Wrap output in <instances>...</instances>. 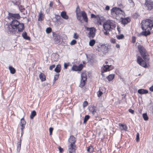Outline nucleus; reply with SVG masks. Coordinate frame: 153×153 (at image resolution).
<instances>
[{"label":"nucleus","instance_id":"obj_12","mask_svg":"<svg viewBox=\"0 0 153 153\" xmlns=\"http://www.w3.org/2000/svg\"><path fill=\"white\" fill-rule=\"evenodd\" d=\"M83 68V65L80 64L78 66L73 65L72 67V70L74 71H80Z\"/></svg>","mask_w":153,"mask_h":153},{"label":"nucleus","instance_id":"obj_23","mask_svg":"<svg viewBox=\"0 0 153 153\" xmlns=\"http://www.w3.org/2000/svg\"><path fill=\"white\" fill-rule=\"evenodd\" d=\"M81 14L84 20L86 22H87L88 18L86 13L85 12L82 11V12Z\"/></svg>","mask_w":153,"mask_h":153},{"label":"nucleus","instance_id":"obj_60","mask_svg":"<svg viewBox=\"0 0 153 153\" xmlns=\"http://www.w3.org/2000/svg\"><path fill=\"white\" fill-rule=\"evenodd\" d=\"M22 133H21V136H22V134H23V131H22Z\"/></svg>","mask_w":153,"mask_h":153},{"label":"nucleus","instance_id":"obj_58","mask_svg":"<svg viewBox=\"0 0 153 153\" xmlns=\"http://www.w3.org/2000/svg\"><path fill=\"white\" fill-rule=\"evenodd\" d=\"M116 47L117 48H120V45L119 44H117L116 46Z\"/></svg>","mask_w":153,"mask_h":153},{"label":"nucleus","instance_id":"obj_16","mask_svg":"<svg viewBox=\"0 0 153 153\" xmlns=\"http://www.w3.org/2000/svg\"><path fill=\"white\" fill-rule=\"evenodd\" d=\"M118 126L119 127V128L121 131L124 130L126 131L127 129V127L125 124H123L121 123L118 124Z\"/></svg>","mask_w":153,"mask_h":153},{"label":"nucleus","instance_id":"obj_18","mask_svg":"<svg viewBox=\"0 0 153 153\" xmlns=\"http://www.w3.org/2000/svg\"><path fill=\"white\" fill-rule=\"evenodd\" d=\"M61 41V37L59 35L56 34L54 39V42L55 43L58 44Z\"/></svg>","mask_w":153,"mask_h":153},{"label":"nucleus","instance_id":"obj_4","mask_svg":"<svg viewBox=\"0 0 153 153\" xmlns=\"http://www.w3.org/2000/svg\"><path fill=\"white\" fill-rule=\"evenodd\" d=\"M111 12L112 15H116V19L122 18L125 16V13L124 11L119 8L114 7L111 10Z\"/></svg>","mask_w":153,"mask_h":153},{"label":"nucleus","instance_id":"obj_26","mask_svg":"<svg viewBox=\"0 0 153 153\" xmlns=\"http://www.w3.org/2000/svg\"><path fill=\"white\" fill-rule=\"evenodd\" d=\"M76 15L77 19L80 22H81V16L80 14L79 13V12L78 10V8H77L76 12Z\"/></svg>","mask_w":153,"mask_h":153},{"label":"nucleus","instance_id":"obj_31","mask_svg":"<svg viewBox=\"0 0 153 153\" xmlns=\"http://www.w3.org/2000/svg\"><path fill=\"white\" fill-rule=\"evenodd\" d=\"M114 74H110L108 75L107 77L108 81H111L114 78Z\"/></svg>","mask_w":153,"mask_h":153},{"label":"nucleus","instance_id":"obj_11","mask_svg":"<svg viewBox=\"0 0 153 153\" xmlns=\"http://www.w3.org/2000/svg\"><path fill=\"white\" fill-rule=\"evenodd\" d=\"M145 4L149 10H151L153 7V2L151 0H146Z\"/></svg>","mask_w":153,"mask_h":153},{"label":"nucleus","instance_id":"obj_15","mask_svg":"<svg viewBox=\"0 0 153 153\" xmlns=\"http://www.w3.org/2000/svg\"><path fill=\"white\" fill-rule=\"evenodd\" d=\"M25 29V25L23 23H21L17 27L18 32H22Z\"/></svg>","mask_w":153,"mask_h":153},{"label":"nucleus","instance_id":"obj_46","mask_svg":"<svg viewBox=\"0 0 153 153\" xmlns=\"http://www.w3.org/2000/svg\"><path fill=\"white\" fill-rule=\"evenodd\" d=\"M53 130V128H52L51 127L49 129V131L50 133V134L51 135L52 134V132Z\"/></svg>","mask_w":153,"mask_h":153},{"label":"nucleus","instance_id":"obj_43","mask_svg":"<svg viewBox=\"0 0 153 153\" xmlns=\"http://www.w3.org/2000/svg\"><path fill=\"white\" fill-rule=\"evenodd\" d=\"M88 105V103L86 101H84L83 104V107L84 108L86 107Z\"/></svg>","mask_w":153,"mask_h":153},{"label":"nucleus","instance_id":"obj_49","mask_svg":"<svg viewBox=\"0 0 153 153\" xmlns=\"http://www.w3.org/2000/svg\"><path fill=\"white\" fill-rule=\"evenodd\" d=\"M136 38L135 37L133 36L132 37V42L134 43L135 42Z\"/></svg>","mask_w":153,"mask_h":153},{"label":"nucleus","instance_id":"obj_59","mask_svg":"<svg viewBox=\"0 0 153 153\" xmlns=\"http://www.w3.org/2000/svg\"><path fill=\"white\" fill-rule=\"evenodd\" d=\"M91 17L92 18H95L96 17V16L94 14H91Z\"/></svg>","mask_w":153,"mask_h":153},{"label":"nucleus","instance_id":"obj_8","mask_svg":"<svg viewBox=\"0 0 153 153\" xmlns=\"http://www.w3.org/2000/svg\"><path fill=\"white\" fill-rule=\"evenodd\" d=\"M8 14L9 19H11L13 20L19 19L21 18V16L19 13H12L9 12Z\"/></svg>","mask_w":153,"mask_h":153},{"label":"nucleus","instance_id":"obj_48","mask_svg":"<svg viewBox=\"0 0 153 153\" xmlns=\"http://www.w3.org/2000/svg\"><path fill=\"white\" fill-rule=\"evenodd\" d=\"M68 63H64V67L65 69H67L68 66Z\"/></svg>","mask_w":153,"mask_h":153},{"label":"nucleus","instance_id":"obj_56","mask_svg":"<svg viewBox=\"0 0 153 153\" xmlns=\"http://www.w3.org/2000/svg\"><path fill=\"white\" fill-rule=\"evenodd\" d=\"M107 30H105L104 31V33L105 35H107L108 34V33L107 32Z\"/></svg>","mask_w":153,"mask_h":153},{"label":"nucleus","instance_id":"obj_55","mask_svg":"<svg viewBox=\"0 0 153 153\" xmlns=\"http://www.w3.org/2000/svg\"><path fill=\"white\" fill-rule=\"evenodd\" d=\"M109 9H110V7H109L108 6H107L106 7H105V9L106 10H109Z\"/></svg>","mask_w":153,"mask_h":153},{"label":"nucleus","instance_id":"obj_61","mask_svg":"<svg viewBox=\"0 0 153 153\" xmlns=\"http://www.w3.org/2000/svg\"><path fill=\"white\" fill-rule=\"evenodd\" d=\"M138 44L137 43L136 44V45H137Z\"/></svg>","mask_w":153,"mask_h":153},{"label":"nucleus","instance_id":"obj_30","mask_svg":"<svg viewBox=\"0 0 153 153\" xmlns=\"http://www.w3.org/2000/svg\"><path fill=\"white\" fill-rule=\"evenodd\" d=\"M87 151L89 153L92 152L94 151V149L92 146H90L87 148Z\"/></svg>","mask_w":153,"mask_h":153},{"label":"nucleus","instance_id":"obj_44","mask_svg":"<svg viewBox=\"0 0 153 153\" xmlns=\"http://www.w3.org/2000/svg\"><path fill=\"white\" fill-rule=\"evenodd\" d=\"M55 67V65L54 64L52 65L49 67V69L50 70H52Z\"/></svg>","mask_w":153,"mask_h":153},{"label":"nucleus","instance_id":"obj_62","mask_svg":"<svg viewBox=\"0 0 153 153\" xmlns=\"http://www.w3.org/2000/svg\"><path fill=\"white\" fill-rule=\"evenodd\" d=\"M101 120V118L100 119H99V120Z\"/></svg>","mask_w":153,"mask_h":153},{"label":"nucleus","instance_id":"obj_9","mask_svg":"<svg viewBox=\"0 0 153 153\" xmlns=\"http://www.w3.org/2000/svg\"><path fill=\"white\" fill-rule=\"evenodd\" d=\"M21 23L16 19H14L12 20L11 22L10 25L11 27L13 29H17V27L19 26V25Z\"/></svg>","mask_w":153,"mask_h":153},{"label":"nucleus","instance_id":"obj_54","mask_svg":"<svg viewBox=\"0 0 153 153\" xmlns=\"http://www.w3.org/2000/svg\"><path fill=\"white\" fill-rule=\"evenodd\" d=\"M129 111L130 113H131L132 114H133L134 113V110H132L131 109H130L129 110Z\"/></svg>","mask_w":153,"mask_h":153},{"label":"nucleus","instance_id":"obj_6","mask_svg":"<svg viewBox=\"0 0 153 153\" xmlns=\"http://www.w3.org/2000/svg\"><path fill=\"white\" fill-rule=\"evenodd\" d=\"M81 78V80L79 86L82 88L85 85V81L87 79L86 73L85 72H83L82 73Z\"/></svg>","mask_w":153,"mask_h":153},{"label":"nucleus","instance_id":"obj_29","mask_svg":"<svg viewBox=\"0 0 153 153\" xmlns=\"http://www.w3.org/2000/svg\"><path fill=\"white\" fill-rule=\"evenodd\" d=\"M12 2L14 5L19 6L20 4L19 0H13Z\"/></svg>","mask_w":153,"mask_h":153},{"label":"nucleus","instance_id":"obj_20","mask_svg":"<svg viewBox=\"0 0 153 153\" xmlns=\"http://www.w3.org/2000/svg\"><path fill=\"white\" fill-rule=\"evenodd\" d=\"M137 91L138 93L140 94H145L148 93V90L143 89L138 90Z\"/></svg>","mask_w":153,"mask_h":153},{"label":"nucleus","instance_id":"obj_7","mask_svg":"<svg viewBox=\"0 0 153 153\" xmlns=\"http://www.w3.org/2000/svg\"><path fill=\"white\" fill-rule=\"evenodd\" d=\"M87 30L89 31L88 34V36L89 38H93L95 36V32L96 30L95 28L93 27H87Z\"/></svg>","mask_w":153,"mask_h":153},{"label":"nucleus","instance_id":"obj_14","mask_svg":"<svg viewBox=\"0 0 153 153\" xmlns=\"http://www.w3.org/2000/svg\"><path fill=\"white\" fill-rule=\"evenodd\" d=\"M51 60L53 61H57L59 58V55L56 53H53L51 55Z\"/></svg>","mask_w":153,"mask_h":153},{"label":"nucleus","instance_id":"obj_2","mask_svg":"<svg viewBox=\"0 0 153 153\" xmlns=\"http://www.w3.org/2000/svg\"><path fill=\"white\" fill-rule=\"evenodd\" d=\"M141 27L143 31L141 34L146 36L150 33V30L153 26V19L143 20L141 22Z\"/></svg>","mask_w":153,"mask_h":153},{"label":"nucleus","instance_id":"obj_27","mask_svg":"<svg viewBox=\"0 0 153 153\" xmlns=\"http://www.w3.org/2000/svg\"><path fill=\"white\" fill-rule=\"evenodd\" d=\"M101 50L102 51L104 52L106 51L108 49V47L105 45H102L101 46Z\"/></svg>","mask_w":153,"mask_h":153},{"label":"nucleus","instance_id":"obj_32","mask_svg":"<svg viewBox=\"0 0 153 153\" xmlns=\"http://www.w3.org/2000/svg\"><path fill=\"white\" fill-rule=\"evenodd\" d=\"M36 112L35 111H32L31 114L30 116V117L31 119H33L34 117L36 115Z\"/></svg>","mask_w":153,"mask_h":153},{"label":"nucleus","instance_id":"obj_19","mask_svg":"<svg viewBox=\"0 0 153 153\" xmlns=\"http://www.w3.org/2000/svg\"><path fill=\"white\" fill-rule=\"evenodd\" d=\"M45 17V16L44 13L41 11L40 14H39V21H43L44 20Z\"/></svg>","mask_w":153,"mask_h":153},{"label":"nucleus","instance_id":"obj_37","mask_svg":"<svg viewBox=\"0 0 153 153\" xmlns=\"http://www.w3.org/2000/svg\"><path fill=\"white\" fill-rule=\"evenodd\" d=\"M116 36L117 38L118 39H122L124 37V36L123 34H120L119 35H117Z\"/></svg>","mask_w":153,"mask_h":153},{"label":"nucleus","instance_id":"obj_3","mask_svg":"<svg viewBox=\"0 0 153 153\" xmlns=\"http://www.w3.org/2000/svg\"><path fill=\"white\" fill-rule=\"evenodd\" d=\"M76 141L75 138L74 136L71 135L68 139V151L69 153H76V147L75 144Z\"/></svg>","mask_w":153,"mask_h":153},{"label":"nucleus","instance_id":"obj_34","mask_svg":"<svg viewBox=\"0 0 153 153\" xmlns=\"http://www.w3.org/2000/svg\"><path fill=\"white\" fill-rule=\"evenodd\" d=\"M143 117L144 120H145L146 121L148 120V117L146 113L143 114Z\"/></svg>","mask_w":153,"mask_h":153},{"label":"nucleus","instance_id":"obj_13","mask_svg":"<svg viewBox=\"0 0 153 153\" xmlns=\"http://www.w3.org/2000/svg\"><path fill=\"white\" fill-rule=\"evenodd\" d=\"M120 19H121L122 23L124 25L127 24L131 21L130 19L128 17L124 18L123 17L122 18H120Z\"/></svg>","mask_w":153,"mask_h":153},{"label":"nucleus","instance_id":"obj_40","mask_svg":"<svg viewBox=\"0 0 153 153\" xmlns=\"http://www.w3.org/2000/svg\"><path fill=\"white\" fill-rule=\"evenodd\" d=\"M51 29L50 27L47 28L46 29V32L48 33H49L51 31Z\"/></svg>","mask_w":153,"mask_h":153},{"label":"nucleus","instance_id":"obj_51","mask_svg":"<svg viewBox=\"0 0 153 153\" xmlns=\"http://www.w3.org/2000/svg\"><path fill=\"white\" fill-rule=\"evenodd\" d=\"M110 41L111 43H114L116 42V40L115 39H112L110 40Z\"/></svg>","mask_w":153,"mask_h":153},{"label":"nucleus","instance_id":"obj_10","mask_svg":"<svg viewBox=\"0 0 153 153\" xmlns=\"http://www.w3.org/2000/svg\"><path fill=\"white\" fill-rule=\"evenodd\" d=\"M113 68L114 67L112 65H104L103 67L102 68V72H105L106 71H109L113 69Z\"/></svg>","mask_w":153,"mask_h":153},{"label":"nucleus","instance_id":"obj_24","mask_svg":"<svg viewBox=\"0 0 153 153\" xmlns=\"http://www.w3.org/2000/svg\"><path fill=\"white\" fill-rule=\"evenodd\" d=\"M22 36L25 39L28 40H30V37L27 36V33L25 31L24 32L22 33Z\"/></svg>","mask_w":153,"mask_h":153},{"label":"nucleus","instance_id":"obj_36","mask_svg":"<svg viewBox=\"0 0 153 153\" xmlns=\"http://www.w3.org/2000/svg\"><path fill=\"white\" fill-rule=\"evenodd\" d=\"M90 117L88 115H86L83 121V123H85L88 120V119Z\"/></svg>","mask_w":153,"mask_h":153},{"label":"nucleus","instance_id":"obj_42","mask_svg":"<svg viewBox=\"0 0 153 153\" xmlns=\"http://www.w3.org/2000/svg\"><path fill=\"white\" fill-rule=\"evenodd\" d=\"M136 140L137 142H138L139 140V134L138 133L137 134Z\"/></svg>","mask_w":153,"mask_h":153},{"label":"nucleus","instance_id":"obj_28","mask_svg":"<svg viewBox=\"0 0 153 153\" xmlns=\"http://www.w3.org/2000/svg\"><path fill=\"white\" fill-rule=\"evenodd\" d=\"M9 68L11 74H13L15 73L16 70L14 68L11 66H10L9 67Z\"/></svg>","mask_w":153,"mask_h":153},{"label":"nucleus","instance_id":"obj_25","mask_svg":"<svg viewBox=\"0 0 153 153\" xmlns=\"http://www.w3.org/2000/svg\"><path fill=\"white\" fill-rule=\"evenodd\" d=\"M55 72L57 73H59L61 71V65L59 64H58L56 65V68L54 69Z\"/></svg>","mask_w":153,"mask_h":153},{"label":"nucleus","instance_id":"obj_39","mask_svg":"<svg viewBox=\"0 0 153 153\" xmlns=\"http://www.w3.org/2000/svg\"><path fill=\"white\" fill-rule=\"evenodd\" d=\"M102 94L103 93L101 91H100V89L99 91L97 93L98 97H100L101 96H102Z\"/></svg>","mask_w":153,"mask_h":153},{"label":"nucleus","instance_id":"obj_33","mask_svg":"<svg viewBox=\"0 0 153 153\" xmlns=\"http://www.w3.org/2000/svg\"><path fill=\"white\" fill-rule=\"evenodd\" d=\"M95 41L94 39H92L89 42V45L91 46H93L95 43Z\"/></svg>","mask_w":153,"mask_h":153},{"label":"nucleus","instance_id":"obj_5","mask_svg":"<svg viewBox=\"0 0 153 153\" xmlns=\"http://www.w3.org/2000/svg\"><path fill=\"white\" fill-rule=\"evenodd\" d=\"M116 23L113 21L108 20L105 22L103 24V28L105 30H110L116 27Z\"/></svg>","mask_w":153,"mask_h":153},{"label":"nucleus","instance_id":"obj_47","mask_svg":"<svg viewBox=\"0 0 153 153\" xmlns=\"http://www.w3.org/2000/svg\"><path fill=\"white\" fill-rule=\"evenodd\" d=\"M79 37L78 35L76 33H74V38L75 39H77Z\"/></svg>","mask_w":153,"mask_h":153},{"label":"nucleus","instance_id":"obj_22","mask_svg":"<svg viewBox=\"0 0 153 153\" xmlns=\"http://www.w3.org/2000/svg\"><path fill=\"white\" fill-rule=\"evenodd\" d=\"M40 79L42 82L46 80V76L45 74L42 73H41L39 76Z\"/></svg>","mask_w":153,"mask_h":153},{"label":"nucleus","instance_id":"obj_41","mask_svg":"<svg viewBox=\"0 0 153 153\" xmlns=\"http://www.w3.org/2000/svg\"><path fill=\"white\" fill-rule=\"evenodd\" d=\"M76 41L75 40L73 39L71 42L70 44L71 45H73L76 44Z\"/></svg>","mask_w":153,"mask_h":153},{"label":"nucleus","instance_id":"obj_57","mask_svg":"<svg viewBox=\"0 0 153 153\" xmlns=\"http://www.w3.org/2000/svg\"><path fill=\"white\" fill-rule=\"evenodd\" d=\"M149 90L150 91H153V85L149 88Z\"/></svg>","mask_w":153,"mask_h":153},{"label":"nucleus","instance_id":"obj_53","mask_svg":"<svg viewBox=\"0 0 153 153\" xmlns=\"http://www.w3.org/2000/svg\"><path fill=\"white\" fill-rule=\"evenodd\" d=\"M128 1H129V2L131 3V5L132 6H134V2H133V1L132 0H128Z\"/></svg>","mask_w":153,"mask_h":153},{"label":"nucleus","instance_id":"obj_1","mask_svg":"<svg viewBox=\"0 0 153 153\" xmlns=\"http://www.w3.org/2000/svg\"><path fill=\"white\" fill-rule=\"evenodd\" d=\"M137 48L141 55L145 61L143 60L140 56L137 57V62L141 66L145 68L147 67L146 61H147L149 59V56L144 48L141 45H137Z\"/></svg>","mask_w":153,"mask_h":153},{"label":"nucleus","instance_id":"obj_35","mask_svg":"<svg viewBox=\"0 0 153 153\" xmlns=\"http://www.w3.org/2000/svg\"><path fill=\"white\" fill-rule=\"evenodd\" d=\"M19 144L18 145L17 151L19 152L21 149V140L20 139Z\"/></svg>","mask_w":153,"mask_h":153},{"label":"nucleus","instance_id":"obj_50","mask_svg":"<svg viewBox=\"0 0 153 153\" xmlns=\"http://www.w3.org/2000/svg\"><path fill=\"white\" fill-rule=\"evenodd\" d=\"M53 4V2L52 1H50V4H49V7H52V6Z\"/></svg>","mask_w":153,"mask_h":153},{"label":"nucleus","instance_id":"obj_21","mask_svg":"<svg viewBox=\"0 0 153 153\" xmlns=\"http://www.w3.org/2000/svg\"><path fill=\"white\" fill-rule=\"evenodd\" d=\"M61 16L62 17L65 19H68V16L66 14V12L65 11H62L61 13Z\"/></svg>","mask_w":153,"mask_h":153},{"label":"nucleus","instance_id":"obj_17","mask_svg":"<svg viewBox=\"0 0 153 153\" xmlns=\"http://www.w3.org/2000/svg\"><path fill=\"white\" fill-rule=\"evenodd\" d=\"M26 124V122L25 121L24 118H22L21 120V121L20 123V125L21 127V129L22 131L23 129L25 127V126Z\"/></svg>","mask_w":153,"mask_h":153},{"label":"nucleus","instance_id":"obj_45","mask_svg":"<svg viewBox=\"0 0 153 153\" xmlns=\"http://www.w3.org/2000/svg\"><path fill=\"white\" fill-rule=\"evenodd\" d=\"M59 74H56L54 76V80L56 81L59 78Z\"/></svg>","mask_w":153,"mask_h":153},{"label":"nucleus","instance_id":"obj_52","mask_svg":"<svg viewBox=\"0 0 153 153\" xmlns=\"http://www.w3.org/2000/svg\"><path fill=\"white\" fill-rule=\"evenodd\" d=\"M58 149L59 150V152H62L63 151V149L60 146L59 147Z\"/></svg>","mask_w":153,"mask_h":153},{"label":"nucleus","instance_id":"obj_38","mask_svg":"<svg viewBox=\"0 0 153 153\" xmlns=\"http://www.w3.org/2000/svg\"><path fill=\"white\" fill-rule=\"evenodd\" d=\"M91 111L93 114H94L96 112V111L94 107H92L91 109Z\"/></svg>","mask_w":153,"mask_h":153}]
</instances>
